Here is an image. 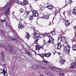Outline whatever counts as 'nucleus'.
I'll return each mask as SVG.
<instances>
[{
  "label": "nucleus",
  "mask_w": 76,
  "mask_h": 76,
  "mask_svg": "<svg viewBox=\"0 0 76 76\" xmlns=\"http://www.w3.org/2000/svg\"><path fill=\"white\" fill-rule=\"evenodd\" d=\"M50 34L49 33H44V34H43V35L44 37H45V36H47L49 37V40L47 42V43L48 44H50L51 43H52V42L53 41V40H54V39L53 38V37L51 36H48V35H49Z\"/></svg>",
  "instance_id": "f257e3e1"
},
{
  "label": "nucleus",
  "mask_w": 76,
  "mask_h": 76,
  "mask_svg": "<svg viewBox=\"0 0 76 76\" xmlns=\"http://www.w3.org/2000/svg\"><path fill=\"white\" fill-rule=\"evenodd\" d=\"M5 8H6V9L4 13H5V15L8 14V13H9V10L10 8V6L9 3H7V4L5 6Z\"/></svg>",
  "instance_id": "f03ea898"
},
{
  "label": "nucleus",
  "mask_w": 76,
  "mask_h": 76,
  "mask_svg": "<svg viewBox=\"0 0 76 76\" xmlns=\"http://www.w3.org/2000/svg\"><path fill=\"white\" fill-rule=\"evenodd\" d=\"M61 38L60 37H59L58 39V47L57 48V50H60L61 48Z\"/></svg>",
  "instance_id": "7ed1b4c3"
},
{
  "label": "nucleus",
  "mask_w": 76,
  "mask_h": 76,
  "mask_svg": "<svg viewBox=\"0 0 76 76\" xmlns=\"http://www.w3.org/2000/svg\"><path fill=\"white\" fill-rule=\"evenodd\" d=\"M64 51L66 54H69L70 53V46L68 45L64 47Z\"/></svg>",
  "instance_id": "20e7f679"
},
{
  "label": "nucleus",
  "mask_w": 76,
  "mask_h": 76,
  "mask_svg": "<svg viewBox=\"0 0 76 76\" xmlns=\"http://www.w3.org/2000/svg\"><path fill=\"white\" fill-rule=\"evenodd\" d=\"M16 3L17 4L22 5V6H25V5H26L28 4V2L25 0H24L23 3H21L19 0H17L16 1Z\"/></svg>",
  "instance_id": "39448f33"
},
{
  "label": "nucleus",
  "mask_w": 76,
  "mask_h": 76,
  "mask_svg": "<svg viewBox=\"0 0 76 76\" xmlns=\"http://www.w3.org/2000/svg\"><path fill=\"white\" fill-rule=\"evenodd\" d=\"M34 38H35L36 39H40L41 37L39 36V34L37 32L34 33L33 34Z\"/></svg>",
  "instance_id": "423d86ee"
},
{
  "label": "nucleus",
  "mask_w": 76,
  "mask_h": 76,
  "mask_svg": "<svg viewBox=\"0 0 76 76\" xmlns=\"http://www.w3.org/2000/svg\"><path fill=\"white\" fill-rule=\"evenodd\" d=\"M32 16L33 17H37L39 16V14L37 11L36 10H33L32 11Z\"/></svg>",
  "instance_id": "0eeeda50"
},
{
  "label": "nucleus",
  "mask_w": 76,
  "mask_h": 76,
  "mask_svg": "<svg viewBox=\"0 0 76 76\" xmlns=\"http://www.w3.org/2000/svg\"><path fill=\"white\" fill-rule=\"evenodd\" d=\"M47 8L50 10H51L52 12H54V10H56V8L53 7L52 5H48L47 7Z\"/></svg>",
  "instance_id": "6e6552de"
},
{
  "label": "nucleus",
  "mask_w": 76,
  "mask_h": 76,
  "mask_svg": "<svg viewBox=\"0 0 76 76\" xmlns=\"http://www.w3.org/2000/svg\"><path fill=\"white\" fill-rule=\"evenodd\" d=\"M3 71L4 72V73L3 74L5 76H7L8 74L6 72V71H7V68L6 66H4L3 67Z\"/></svg>",
  "instance_id": "1a4fd4ad"
},
{
  "label": "nucleus",
  "mask_w": 76,
  "mask_h": 76,
  "mask_svg": "<svg viewBox=\"0 0 76 76\" xmlns=\"http://www.w3.org/2000/svg\"><path fill=\"white\" fill-rule=\"evenodd\" d=\"M23 28H24V26L22 25V23H21V21H20V22H19L18 25V28L21 29H23Z\"/></svg>",
  "instance_id": "9d476101"
},
{
  "label": "nucleus",
  "mask_w": 76,
  "mask_h": 76,
  "mask_svg": "<svg viewBox=\"0 0 76 76\" xmlns=\"http://www.w3.org/2000/svg\"><path fill=\"white\" fill-rule=\"evenodd\" d=\"M62 20H64V21H65V25L66 26H69V25H70V22H69V21L66 20L65 19L63 18L62 19Z\"/></svg>",
  "instance_id": "9b49d317"
},
{
  "label": "nucleus",
  "mask_w": 76,
  "mask_h": 76,
  "mask_svg": "<svg viewBox=\"0 0 76 76\" xmlns=\"http://www.w3.org/2000/svg\"><path fill=\"white\" fill-rule=\"evenodd\" d=\"M55 8L56 10L54 11H53V12H55L54 13H59V10H60L59 8Z\"/></svg>",
  "instance_id": "f8f14e48"
},
{
  "label": "nucleus",
  "mask_w": 76,
  "mask_h": 76,
  "mask_svg": "<svg viewBox=\"0 0 76 76\" xmlns=\"http://www.w3.org/2000/svg\"><path fill=\"white\" fill-rule=\"evenodd\" d=\"M36 50H39V49L41 48V46L40 45H37L36 46Z\"/></svg>",
  "instance_id": "ddd939ff"
},
{
  "label": "nucleus",
  "mask_w": 76,
  "mask_h": 76,
  "mask_svg": "<svg viewBox=\"0 0 76 76\" xmlns=\"http://www.w3.org/2000/svg\"><path fill=\"white\" fill-rule=\"evenodd\" d=\"M1 54L2 56L1 57V60L2 61H4V55L3 53H1Z\"/></svg>",
  "instance_id": "4468645a"
},
{
  "label": "nucleus",
  "mask_w": 76,
  "mask_h": 76,
  "mask_svg": "<svg viewBox=\"0 0 76 76\" xmlns=\"http://www.w3.org/2000/svg\"><path fill=\"white\" fill-rule=\"evenodd\" d=\"M9 38L10 39V40H12V41H17V39L15 38L13 39L12 37L11 36H10L9 37Z\"/></svg>",
  "instance_id": "2eb2a0df"
},
{
  "label": "nucleus",
  "mask_w": 76,
  "mask_h": 76,
  "mask_svg": "<svg viewBox=\"0 0 76 76\" xmlns=\"http://www.w3.org/2000/svg\"><path fill=\"white\" fill-rule=\"evenodd\" d=\"M28 15H29V12H26L24 14L23 16L24 18H27Z\"/></svg>",
  "instance_id": "dca6fc26"
},
{
  "label": "nucleus",
  "mask_w": 76,
  "mask_h": 76,
  "mask_svg": "<svg viewBox=\"0 0 76 76\" xmlns=\"http://www.w3.org/2000/svg\"><path fill=\"white\" fill-rule=\"evenodd\" d=\"M26 38L28 39H29V38H30V35H29V34L28 33V32L26 33Z\"/></svg>",
  "instance_id": "f3484780"
},
{
  "label": "nucleus",
  "mask_w": 76,
  "mask_h": 76,
  "mask_svg": "<svg viewBox=\"0 0 76 76\" xmlns=\"http://www.w3.org/2000/svg\"><path fill=\"white\" fill-rule=\"evenodd\" d=\"M45 56L47 57H50L51 56V53H48L45 54Z\"/></svg>",
  "instance_id": "a211bd4d"
},
{
  "label": "nucleus",
  "mask_w": 76,
  "mask_h": 76,
  "mask_svg": "<svg viewBox=\"0 0 76 76\" xmlns=\"http://www.w3.org/2000/svg\"><path fill=\"white\" fill-rule=\"evenodd\" d=\"M33 17V15H30L29 17V20L31 21L33 20V19H34Z\"/></svg>",
  "instance_id": "6ab92c4d"
},
{
  "label": "nucleus",
  "mask_w": 76,
  "mask_h": 76,
  "mask_svg": "<svg viewBox=\"0 0 76 76\" xmlns=\"http://www.w3.org/2000/svg\"><path fill=\"white\" fill-rule=\"evenodd\" d=\"M9 52L10 53H15V51L14 50V49H11V50H10L9 51Z\"/></svg>",
  "instance_id": "aec40b11"
},
{
  "label": "nucleus",
  "mask_w": 76,
  "mask_h": 76,
  "mask_svg": "<svg viewBox=\"0 0 76 76\" xmlns=\"http://www.w3.org/2000/svg\"><path fill=\"white\" fill-rule=\"evenodd\" d=\"M39 66H37L36 65H34L33 66V69H39Z\"/></svg>",
  "instance_id": "412c9836"
},
{
  "label": "nucleus",
  "mask_w": 76,
  "mask_h": 76,
  "mask_svg": "<svg viewBox=\"0 0 76 76\" xmlns=\"http://www.w3.org/2000/svg\"><path fill=\"white\" fill-rule=\"evenodd\" d=\"M45 73L46 76H51V74L50 72H45Z\"/></svg>",
  "instance_id": "4be33fe9"
},
{
  "label": "nucleus",
  "mask_w": 76,
  "mask_h": 76,
  "mask_svg": "<svg viewBox=\"0 0 76 76\" xmlns=\"http://www.w3.org/2000/svg\"><path fill=\"white\" fill-rule=\"evenodd\" d=\"M40 56L42 58H43L45 56V53H42V54L40 55Z\"/></svg>",
  "instance_id": "5701e85b"
},
{
  "label": "nucleus",
  "mask_w": 76,
  "mask_h": 76,
  "mask_svg": "<svg viewBox=\"0 0 76 76\" xmlns=\"http://www.w3.org/2000/svg\"><path fill=\"white\" fill-rule=\"evenodd\" d=\"M72 68H75L76 67V64H71Z\"/></svg>",
  "instance_id": "b1692460"
},
{
  "label": "nucleus",
  "mask_w": 76,
  "mask_h": 76,
  "mask_svg": "<svg viewBox=\"0 0 76 76\" xmlns=\"http://www.w3.org/2000/svg\"><path fill=\"white\" fill-rule=\"evenodd\" d=\"M72 49L74 51H75V50H76V44L75 45H73L72 47Z\"/></svg>",
  "instance_id": "393cba45"
},
{
  "label": "nucleus",
  "mask_w": 76,
  "mask_h": 76,
  "mask_svg": "<svg viewBox=\"0 0 76 76\" xmlns=\"http://www.w3.org/2000/svg\"><path fill=\"white\" fill-rule=\"evenodd\" d=\"M65 61V60L63 59H61V60L60 63L61 64H63V63H64Z\"/></svg>",
  "instance_id": "a878e982"
},
{
  "label": "nucleus",
  "mask_w": 76,
  "mask_h": 76,
  "mask_svg": "<svg viewBox=\"0 0 76 76\" xmlns=\"http://www.w3.org/2000/svg\"><path fill=\"white\" fill-rule=\"evenodd\" d=\"M51 34L52 35H56V31H53Z\"/></svg>",
  "instance_id": "bb28decb"
},
{
  "label": "nucleus",
  "mask_w": 76,
  "mask_h": 76,
  "mask_svg": "<svg viewBox=\"0 0 76 76\" xmlns=\"http://www.w3.org/2000/svg\"><path fill=\"white\" fill-rule=\"evenodd\" d=\"M3 73H4V72L2 69H0V74H2Z\"/></svg>",
  "instance_id": "cd10ccee"
},
{
  "label": "nucleus",
  "mask_w": 76,
  "mask_h": 76,
  "mask_svg": "<svg viewBox=\"0 0 76 76\" xmlns=\"http://www.w3.org/2000/svg\"><path fill=\"white\" fill-rule=\"evenodd\" d=\"M39 39H36V40L34 42V44H38V41Z\"/></svg>",
  "instance_id": "c85d7f7f"
},
{
  "label": "nucleus",
  "mask_w": 76,
  "mask_h": 76,
  "mask_svg": "<svg viewBox=\"0 0 76 76\" xmlns=\"http://www.w3.org/2000/svg\"><path fill=\"white\" fill-rule=\"evenodd\" d=\"M72 13H73L74 15H76V10H74V11L72 12Z\"/></svg>",
  "instance_id": "c756f323"
},
{
  "label": "nucleus",
  "mask_w": 76,
  "mask_h": 76,
  "mask_svg": "<svg viewBox=\"0 0 76 76\" xmlns=\"http://www.w3.org/2000/svg\"><path fill=\"white\" fill-rule=\"evenodd\" d=\"M20 12L21 13H24V12H25V10L23 9H21L20 10Z\"/></svg>",
  "instance_id": "7c9ffc66"
},
{
  "label": "nucleus",
  "mask_w": 76,
  "mask_h": 76,
  "mask_svg": "<svg viewBox=\"0 0 76 76\" xmlns=\"http://www.w3.org/2000/svg\"><path fill=\"white\" fill-rule=\"evenodd\" d=\"M42 61L43 62H44V63H45V64H47L48 63V62H47L44 59H43Z\"/></svg>",
  "instance_id": "2f4dec72"
},
{
  "label": "nucleus",
  "mask_w": 76,
  "mask_h": 76,
  "mask_svg": "<svg viewBox=\"0 0 76 76\" xmlns=\"http://www.w3.org/2000/svg\"><path fill=\"white\" fill-rule=\"evenodd\" d=\"M59 76H64V73H60L59 74Z\"/></svg>",
  "instance_id": "473e14b6"
},
{
  "label": "nucleus",
  "mask_w": 76,
  "mask_h": 76,
  "mask_svg": "<svg viewBox=\"0 0 76 76\" xmlns=\"http://www.w3.org/2000/svg\"><path fill=\"white\" fill-rule=\"evenodd\" d=\"M45 19H48V16L45 15Z\"/></svg>",
  "instance_id": "72a5a7b5"
},
{
  "label": "nucleus",
  "mask_w": 76,
  "mask_h": 76,
  "mask_svg": "<svg viewBox=\"0 0 76 76\" xmlns=\"http://www.w3.org/2000/svg\"><path fill=\"white\" fill-rule=\"evenodd\" d=\"M39 69H45V68H44V67H42L39 66Z\"/></svg>",
  "instance_id": "f704fd0d"
},
{
  "label": "nucleus",
  "mask_w": 76,
  "mask_h": 76,
  "mask_svg": "<svg viewBox=\"0 0 76 76\" xmlns=\"http://www.w3.org/2000/svg\"><path fill=\"white\" fill-rule=\"evenodd\" d=\"M1 22H5V20H1Z\"/></svg>",
  "instance_id": "c9c22d12"
},
{
  "label": "nucleus",
  "mask_w": 76,
  "mask_h": 76,
  "mask_svg": "<svg viewBox=\"0 0 76 76\" xmlns=\"http://www.w3.org/2000/svg\"><path fill=\"white\" fill-rule=\"evenodd\" d=\"M74 29V30H75V31H76L75 32H76V26L75 27Z\"/></svg>",
  "instance_id": "e433bc0d"
},
{
  "label": "nucleus",
  "mask_w": 76,
  "mask_h": 76,
  "mask_svg": "<svg viewBox=\"0 0 76 76\" xmlns=\"http://www.w3.org/2000/svg\"><path fill=\"white\" fill-rule=\"evenodd\" d=\"M70 3H73V1L70 0Z\"/></svg>",
  "instance_id": "4c0bfd02"
},
{
  "label": "nucleus",
  "mask_w": 76,
  "mask_h": 76,
  "mask_svg": "<svg viewBox=\"0 0 76 76\" xmlns=\"http://www.w3.org/2000/svg\"><path fill=\"white\" fill-rule=\"evenodd\" d=\"M75 33L76 34V31H75ZM75 39H76V34H75Z\"/></svg>",
  "instance_id": "58836bf2"
},
{
  "label": "nucleus",
  "mask_w": 76,
  "mask_h": 76,
  "mask_svg": "<svg viewBox=\"0 0 76 76\" xmlns=\"http://www.w3.org/2000/svg\"><path fill=\"white\" fill-rule=\"evenodd\" d=\"M26 52L28 53V54H30L29 53V52L27 51H26Z\"/></svg>",
  "instance_id": "ea45409f"
},
{
  "label": "nucleus",
  "mask_w": 76,
  "mask_h": 76,
  "mask_svg": "<svg viewBox=\"0 0 76 76\" xmlns=\"http://www.w3.org/2000/svg\"><path fill=\"white\" fill-rule=\"evenodd\" d=\"M66 6H67V5H65V6L64 7H66Z\"/></svg>",
  "instance_id": "a19ab883"
},
{
  "label": "nucleus",
  "mask_w": 76,
  "mask_h": 76,
  "mask_svg": "<svg viewBox=\"0 0 76 76\" xmlns=\"http://www.w3.org/2000/svg\"><path fill=\"white\" fill-rule=\"evenodd\" d=\"M50 68L51 69H53V67H50Z\"/></svg>",
  "instance_id": "79ce46f5"
},
{
  "label": "nucleus",
  "mask_w": 76,
  "mask_h": 76,
  "mask_svg": "<svg viewBox=\"0 0 76 76\" xmlns=\"http://www.w3.org/2000/svg\"><path fill=\"white\" fill-rule=\"evenodd\" d=\"M40 76H44L43 75H41Z\"/></svg>",
  "instance_id": "37998d69"
},
{
  "label": "nucleus",
  "mask_w": 76,
  "mask_h": 76,
  "mask_svg": "<svg viewBox=\"0 0 76 76\" xmlns=\"http://www.w3.org/2000/svg\"><path fill=\"white\" fill-rule=\"evenodd\" d=\"M14 12H14V11L13 12V14H14Z\"/></svg>",
  "instance_id": "c03bdc74"
},
{
  "label": "nucleus",
  "mask_w": 76,
  "mask_h": 76,
  "mask_svg": "<svg viewBox=\"0 0 76 76\" xmlns=\"http://www.w3.org/2000/svg\"><path fill=\"white\" fill-rule=\"evenodd\" d=\"M60 53H58V55H60Z\"/></svg>",
  "instance_id": "a18cd8bd"
},
{
  "label": "nucleus",
  "mask_w": 76,
  "mask_h": 76,
  "mask_svg": "<svg viewBox=\"0 0 76 76\" xmlns=\"http://www.w3.org/2000/svg\"><path fill=\"white\" fill-rule=\"evenodd\" d=\"M35 0V1H38V0Z\"/></svg>",
  "instance_id": "49530a36"
},
{
  "label": "nucleus",
  "mask_w": 76,
  "mask_h": 76,
  "mask_svg": "<svg viewBox=\"0 0 76 76\" xmlns=\"http://www.w3.org/2000/svg\"><path fill=\"white\" fill-rule=\"evenodd\" d=\"M49 25H50V24H49Z\"/></svg>",
  "instance_id": "de8ad7c7"
},
{
  "label": "nucleus",
  "mask_w": 76,
  "mask_h": 76,
  "mask_svg": "<svg viewBox=\"0 0 76 76\" xmlns=\"http://www.w3.org/2000/svg\"><path fill=\"white\" fill-rule=\"evenodd\" d=\"M26 44V43H25Z\"/></svg>",
  "instance_id": "09e8293b"
}]
</instances>
